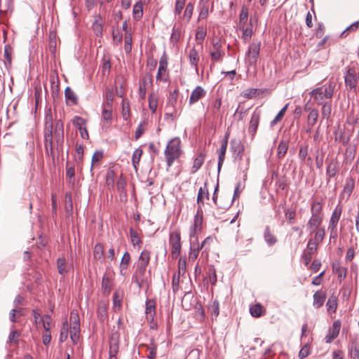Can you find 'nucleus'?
I'll return each instance as SVG.
<instances>
[{
  "instance_id": "f257e3e1",
  "label": "nucleus",
  "mask_w": 359,
  "mask_h": 359,
  "mask_svg": "<svg viewBox=\"0 0 359 359\" xmlns=\"http://www.w3.org/2000/svg\"><path fill=\"white\" fill-rule=\"evenodd\" d=\"M63 134L64 126L60 120L55 123L54 134H53V123L45 124L44 146L47 153L53 150V136L54 135L57 143H62L63 142Z\"/></svg>"
},
{
  "instance_id": "f03ea898",
  "label": "nucleus",
  "mask_w": 359,
  "mask_h": 359,
  "mask_svg": "<svg viewBox=\"0 0 359 359\" xmlns=\"http://www.w3.org/2000/svg\"><path fill=\"white\" fill-rule=\"evenodd\" d=\"M182 152L181 140L179 137H173L168 142L164 154L168 168L180 157Z\"/></svg>"
},
{
  "instance_id": "7ed1b4c3",
  "label": "nucleus",
  "mask_w": 359,
  "mask_h": 359,
  "mask_svg": "<svg viewBox=\"0 0 359 359\" xmlns=\"http://www.w3.org/2000/svg\"><path fill=\"white\" fill-rule=\"evenodd\" d=\"M335 84L332 82L326 83L311 90L309 94L313 98V102L320 105L324 104L326 99H331L334 94Z\"/></svg>"
},
{
  "instance_id": "20e7f679",
  "label": "nucleus",
  "mask_w": 359,
  "mask_h": 359,
  "mask_svg": "<svg viewBox=\"0 0 359 359\" xmlns=\"http://www.w3.org/2000/svg\"><path fill=\"white\" fill-rule=\"evenodd\" d=\"M149 260L150 252L144 250L140 255L135 271V279L139 285H140L141 283L143 281V277L146 271V268L149 263Z\"/></svg>"
},
{
  "instance_id": "39448f33",
  "label": "nucleus",
  "mask_w": 359,
  "mask_h": 359,
  "mask_svg": "<svg viewBox=\"0 0 359 359\" xmlns=\"http://www.w3.org/2000/svg\"><path fill=\"white\" fill-rule=\"evenodd\" d=\"M169 244L171 246V255L173 259H177L181 252V238L178 231H174L170 233Z\"/></svg>"
},
{
  "instance_id": "423d86ee",
  "label": "nucleus",
  "mask_w": 359,
  "mask_h": 359,
  "mask_svg": "<svg viewBox=\"0 0 359 359\" xmlns=\"http://www.w3.org/2000/svg\"><path fill=\"white\" fill-rule=\"evenodd\" d=\"M344 81L346 87L351 89L356 88L359 81V72L353 67L347 68L344 74Z\"/></svg>"
},
{
  "instance_id": "0eeeda50",
  "label": "nucleus",
  "mask_w": 359,
  "mask_h": 359,
  "mask_svg": "<svg viewBox=\"0 0 359 359\" xmlns=\"http://www.w3.org/2000/svg\"><path fill=\"white\" fill-rule=\"evenodd\" d=\"M119 333L113 332L109 338V359H117L116 355L119 350Z\"/></svg>"
},
{
  "instance_id": "6e6552de",
  "label": "nucleus",
  "mask_w": 359,
  "mask_h": 359,
  "mask_svg": "<svg viewBox=\"0 0 359 359\" xmlns=\"http://www.w3.org/2000/svg\"><path fill=\"white\" fill-rule=\"evenodd\" d=\"M340 329H341L340 320H337L334 321L332 327H330L328 332L325 337V342L327 344H330L334 339H335L339 334Z\"/></svg>"
},
{
  "instance_id": "1a4fd4ad",
  "label": "nucleus",
  "mask_w": 359,
  "mask_h": 359,
  "mask_svg": "<svg viewBox=\"0 0 359 359\" xmlns=\"http://www.w3.org/2000/svg\"><path fill=\"white\" fill-rule=\"evenodd\" d=\"M355 187V180L352 177H348L346 179L344 189L341 193V198L348 199L351 195Z\"/></svg>"
},
{
  "instance_id": "9d476101",
  "label": "nucleus",
  "mask_w": 359,
  "mask_h": 359,
  "mask_svg": "<svg viewBox=\"0 0 359 359\" xmlns=\"http://www.w3.org/2000/svg\"><path fill=\"white\" fill-rule=\"evenodd\" d=\"M348 351L351 359H359V341L357 338L351 339Z\"/></svg>"
},
{
  "instance_id": "9b49d317",
  "label": "nucleus",
  "mask_w": 359,
  "mask_h": 359,
  "mask_svg": "<svg viewBox=\"0 0 359 359\" xmlns=\"http://www.w3.org/2000/svg\"><path fill=\"white\" fill-rule=\"evenodd\" d=\"M205 95H206V91L205 90V89L200 86H197L192 91V93L190 95V97L189 100V104L191 105V104L197 102L199 100L204 97L205 96Z\"/></svg>"
},
{
  "instance_id": "f8f14e48",
  "label": "nucleus",
  "mask_w": 359,
  "mask_h": 359,
  "mask_svg": "<svg viewBox=\"0 0 359 359\" xmlns=\"http://www.w3.org/2000/svg\"><path fill=\"white\" fill-rule=\"evenodd\" d=\"M156 301L154 299H148L146 302L145 315L147 319L152 322L156 314Z\"/></svg>"
},
{
  "instance_id": "ddd939ff",
  "label": "nucleus",
  "mask_w": 359,
  "mask_h": 359,
  "mask_svg": "<svg viewBox=\"0 0 359 359\" xmlns=\"http://www.w3.org/2000/svg\"><path fill=\"white\" fill-rule=\"evenodd\" d=\"M229 134L225 135V137L221 143V147L218 154V170H219L225 158L226 150L228 144Z\"/></svg>"
},
{
  "instance_id": "4468645a",
  "label": "nucleus",
  "mask_w": 359,
  "mask_h": 359,
  "mask_svg": "<svg viewBox=\"0 0 359 359\" xmlns=\"http://www.w3.org/2000/svg\"><path fill=\"white\" fill-rule=\"evenodd\" d=\"M322 217H311L306 224L307 229L311 232V233H314L316 230H318L320 228V226L322 223Z\"/></svg>"
},
{
  "instance_id": "2eb2a0df",
  "label": "nucleus",
  "mask_w": 359,
  "mask_h": 359,
  "mask_svg": "<svg viewBox=\"0 0 359 359\" xmlns=\"http://www.w3.org/2000/svg\"><path fill=\"white\" fill-rule=\"evenodd\" d=\"M339 171V163L337 159H332L328 163L326 168V175L329 178L336 176Z\"/></svg>"
},
{
  "instance_id": "dca6fc26",
  "label": "nucleus",
  "mask_w": 359,
  "mask_h": 359,
  "mask_svg": "<svg viewBox=\"0 0 359 359\" xmlns=\"http://www.w3.org/2000/svg\"><path fill=\"white\" fill-rule=\"evenodd\" d=\"M260 119V115L257 112H254L252 114L251 119L249 124L248 131L252 136H254L257 132L259 123Z\"/></svg>"
},
{
  "instance_id": "f3484780",
  "label": "nucleus",
  "mask_w": 359,
  "mask_h": 359,
  "mask_svg": "<svg viewBox=\"0 0 359 359\" xmlns=\"http://www.w3.org/2000/svg\"><path fill=\"white\" fill-rule=\"evenodd\" d=\"M112 288V276L105 273L102 280V289L104 294H109Z\"/></svg>"
},
{
  "instance_id": "a211bd4d",
  "label": "nucleus",
  "mask_w": 359,
  "mask_h": 359,
  "mask_svg": "<svg viewBox=\"0 0 359 359\" xmlns=\"http://www.w3.org/2000/svg\"><path fill=\"white\" fill-rule=\"evenodd\" d=\"M342 206L337 205L332 212L328 226L337 227L342 212Z\"/></svg>"
},
{
  "instance_id": "6ab92c4d",
  "label": "nucleus",
  "mask_w": 359,
  "mask_h": 359,
  "mask_svg": "<svg viewBox=\"0 0 359 359\" xmlns=\"http://www.w3.org/2000/svg\"><path fill=\"white\" fill-rule=\"evenodd\" d=\"M202 215H199V209L196 215L194 217V225L191 228L190 237L191 238H194L198 231H200L201 229L202 225Z\"/></svg>"
},
{
  "instance_id": "aec40b11",
  "label": "nucleus",
  "mask_w": 359,
  "mask_h": 359,
  "mask_svg": "<svg viewBox=\"0 0 359 359\" xmlns=\"http://www.w3.org/2000/svg\"><path fill=\"white\" fill-rule=\"evenodd\" d=\"M260 47V42L253 41L249 46L248 50L247 52L248 55L254 60H256L259 54Z\"/></svg>"
},
{
  "instance_id": "412c9836",
  "label": "nucleus",
  "mask_w": 359,
  "mask_h": 359,
  "mask_svg": "<svg viewBox=\"0 0 359 359\" xmlns=\"http://www.w3.org/2000/svg\"><path fill=\"white\" fill-rule=\"evenodd\" d=\"M102 118L104 121L103 126L109 127L112 118V107H102Z\"/></svg>"
},
{
  "instance_id": "4be33fe9",
  "label": "nucleus",
  "mask_w": 359,
  "mask_h": 359,
  "mask_svg": "<svg viewBox=\"0 0 359 359\" xmlns=\"http://www.w3.org/2000/svg\"><path fill=\"white\" fill-rule=\"evenodd\" d=\"M326 299V294L322 291H317L313 294V306L316 308H320Z\"/></svg>"
},
{
  "instance_id": "5701e85b",
  "label": "nucleus",
  "mask_w": 359,
  "mask_h": 359,
  "mask_svg": "<svg viewBox=\"0 0 359 359\" xmlns=\"http://www.w3.org/2000/svg\"><path fill=\"white\" fill-rule=\"evenodd\" d=\"M205 198L209 199V193L206 183L204 184L203 187H201L198 190L197 196V203L199 205L198 208H201V205L204 204L203 199Z\"/></svg>"
},
{
  "instance_id": "b1692460",
  "label": "nucleus",
  "mask_w": 359,
  "mask_h": 359,
  "mask_svg": "<svg viewBox=\"0 0 359 359\" xmlns=\"http://www.w3.org/2000/svg\"><path fill=\"white\" fill-rule=\"evenodd\" d=\"M250 313L255 318H259L265 313V309L259 303L251 305L250 306Z\"/></svg>"
},
{
  "instance_id": "393cba45",
  "label": "nucleus",
  "mask_w": 359,
  "mask_h": 359,
  "mask_svg": "<svg viewBox=\"0 0 359 359\" xmlns=\"http://www.w3.org/2000/svg\"><path fill=\"white\" fill-rule=\"evenodd\" d=\"M93 257L94 259L97 261L103 263L104 261V247L102 244L97 243L95 245L93 250Z\"/></svg>"
},
{
  "instance_id": "a878e982",
  "label": "nucleus",
  "mask_w": 359,
  "mask_h": 359,
  "mask_svg": "<svg viewBox=\"0 0 359 359\" xmlns=\"http://www.w3.org/2000/svg\"><path fill=\"white\" fill-rule=\"evenodd\" d=\"M70 268L71 266L67 264L65 258L60 257L57 259V269L60 275L65 276Z\"/></svg>"
},
{
  "instance_id": "bb28decb",
  "label": "nucleus",
  "mask_w": 359,
  "mask_h": 359,
  "mask_svg": "<svg viewBox=\"0 0 359 359\" xmlns=\"http://www.w3.org/2000/svg\"><path fill=\"white\" fill-rule=\"evenodd\" d=\"M65 95L67 104H76L77 103V96L70 87L66 88Z\"/></svg>"
},
{
  "instance_id": "cd10ccee",
  "label": "nucleus",
  "mask_w": 359,
  "mask_h": 359,
  "mask_svg": "<svg viewBox=\"0 0 359 359\" xmlns=\"http://www.w3.org/2000/svg\"><path fill=\"white\" fill-rule=\"evenodd\" d=\"M318 117V110L317 109H311L307 117V124L310 128H311L317 123Z\"/></svg>"
},
{
  "instance_id": "c85d7f7f",
  "label": "nucleus",
  "mask_w": 359,
  "mask_h": 359,
  "mask_svg": "<svg viewBox=\"0 0 359 359\" xmlns=\"http://www.w3.org/2000/svg\"><path fill=\"white\" fill-rule=\"evenodd\" d=\"M130 238L133 247H137L138 249H140L142 242L140 236H139V233L133 229H130Z\"/></svg>"
},
{
  "instance_id": "c756f323",
  "label": "nucleus",
  "mask_w": 359,
  "mask_h": 359,
  "mask_svg": "<svg viewBox=\"0 0 359 359\" xmlns=\"http://www.w3.org/2000/svg\"><path fill=\"white\" fill-rule=\"evenodd\" d=\"M189 59L190 64L195 67L196 71H198V63L199 61V56L197 50L194 47L189 50Z\"/></svg>"
},
{
  "instance_id": "7c9ffc66",
  "label": "nucleus",
  "mask_w": 359,
  "mask_h": 359,
  "mask_svg": "<svg viewBox=\"0 0 359 359\" xmlns=\"http://www.w3.org/2000/svg\"><path fill=\"white\" fill-rule=\"evenodd\" d=\"M332 271L339 279H343L346 276V268L342 267L338 262L332 264Z\"/></svg>"
},
{
  "instance_id": "2f4dec72",
  "label": "nucleus",
  "mask_w": 359,
  "mask_h": 359,
  "mask_svg": "<svg viewBox=\"0 0 359 359\" xmlns=\"http://www.w3.org/2000/svg\"><path fill=\"white\" fill-rule=\"evenodd\" d=\"M264 241L269 245H273L277 242L276 237L271 231L269 226H266L264 233Z\"/></svg>"
},
{
  "instance_id": "473e14b6",
  "label": "nucleus",
  "mask_w": 359,
  "mask_h": 359,
  "mask_svg": "<svg viewBox=\"0 0 359 359\" xmlns=\"http://www.w3.org/2000/svg\"><path fill=\"white\" fill-rule=\"evenodd\" d=\"M231 148L234 153L237 154V156H240L241 158L242 154L244 151V147L240 140H233L231 141Z\"/></svg>"
},
{
  "instance_id": "72a5a7b5",
  "label": "nucleus",
  "mask_w": 359,
  "mask_h": 359,
  "mask_svg": "<svg viewBox=\"0 0 359 359\" xmlns=\"http://www.w3.org/2000/svg\"><path fill=\"white\" fill-rule=\"evenodd\" d=\"M248 19V9L245 6H243L239 15L238 28L241 27L248 26L247 25Z\"/></svg>"
},
{
  "instance_id": "f704fd0d",
  "label": "nucleus",
  "mask_w": 359,
  "mask_h": 359,
  "mask_svg": "<svg viewBox=\"0 0 359 359\" xmlns=\"http://www.w3.org/2000/svg\"><path fill=\"white\" fill-rule=\"evenodd\" d=\"M251 22L249 26L241 27L238 28L243 32L242 39L245 43H247L252 37V29L251 27Z\"/></svg>"
},
{
  "instance_id": "c9c22d12",
  "label": "nucleus",
  "mask_w": 359,
  "mask_h": 359,
  "mask_svg": "<svg viewBox=\"0 0 359 359\" xmlns=\"http://www.w3.org/2000/svg\"><path fill=\"white\" fill-rule=\"evenodd\" d=\"M148 100L149 109L152 113H155L158 105V96L154 93H151L149 94Z\"/></svg>"
},
{
  "instance_id": "e433bc0d",
  "label": "nucleus",
  "mask_w": 359,
  "mask_h": 359,
  "mask_svg": "<svg viewBox=\"0 0 359 359\" xmlns=\"http://www.w3.org/2000/svg\"><path fill=\"white\" fill-rule=\"evenodd\" d=\"M207 35V29L205 27L199 26L196 28L195 38L198 43H201Z\"/></svg>"
},
{
  "instance_id": "4c0bfd02",
  "label": "nucleus",
  "mask_w": 359,
  "mask_h": 359,
  "mask_svg": "<svg viewBox=\"0 0 359 359\" xmlns=\"http://www.w3.org/2000/svg\"><path fill=\"white\" fill-rule=\"evenodd\" d=\"M70 338L74 344H76L79 339L80 325L70 326Z\"/></svg>"
},
{
  "instance_id": "58836bf2",
  "label": "nucleus",
  "mask_w": 359,
  "mask_h": 359,
  "mask_svg": "<svg viewBox=\"0 0 359 359\" xmlns=\"http://www.w3.org/2000/svg\"><path fill=\"white\" fill-rule=\"evenodd\" d=\"M198 8L200 10L198 20L205 19L208 16L209 13V6L206 4L199 3Z\"/></svg>"
},
{
  "instance_id": "ea45409f",
  "label": "nucleus",
  "mask_w": 359,
  "mask_h": 359,
  "mask_svg": "<svg viewBox=\"0 0 359 359\" xmlns=\"http://www.w3.org/2000/svg\"><path fill=\"white\" fill-rule=\"evenodd\" d=\"M148 126V121H142L137 126L135 133V140H138L147 130Z\"/></svg>"
},
{
  "instance_id": "a19ab883",
  "label": "nucleus",
  "mask_w": 359,
  "mask_h": 359,
  "mask_svg": "<svg viewBox=\"0 0 359 359\" xmlns=\"http://www.w3.org/2000/svg\"><path fill=\"white\" fill-rule=\"evenodd\" d=\"M204 156L201 154H198L194 161V164L191 168V172L195 173L203 164L204 163Z\"/></svg>"
},
{
  "instance_id": "79ce46f5",
  "label": "nucleus",
  "mask_w": 359,
  "mask_h": 359,
  "mask_svg": "<svg viewBox=\"0 0 359 359\" xmlns=\"http://www.w3.org/2000/svg\"><path fill=\"white\" fill-rule=\"evenodd\" d=\"M332 112V104L330 102H326L323 104L321 109V115L323 118L329 119Z\"/></svg>"
},
{
  "instance_id": "37998d69",
  "label": "nucleus",
  "mask_w": 359,
  "mask_h": 359,
  "mask_svg": "<svg viewBox=\"0 0 359 359\" xmlns=\"http://www.w3.org/2000/svg\"><path fill=\"white\" fill-rule=\"evenodd\" d=\"M142 154H143V151L140 148L135 149L133 154L132 163H133V165L136 170H137V167L139 165V163H140V161Z\"/></svg>"
},
{
  "instance_id": "c03bdc74",
  "label": "nucleus",
  "mask_w": 359,
  "mask_h": 359,
  "mask_svg": "<svg viewBox=\"0 0 359 359\" xmlns=\"http://www.w3.org/2000/svg\"><path fill=\"white\" fill-rule=\"evenodd\" d=\"M328 311L334 313L337 309V298L334 295H331L326 304Z\"/></svg>"
},
{
  "instance_id": "a18cd8bd",
  "label": "nucleus",
  "mask_w": 359,
  "mask_h": 359,
  "mask_svg": "<svg viewBox=\"0 0 359 359\" xmlns=\"http://www.w3.org/2000/svg\"><path fill=\"white\" fill-rule=\"evenodd\" d=\"M130 262V255L128 252H126L121 259L120 264V272L123 274V270H126Z\"/></svg>"
},
{
  "instance_id": "49530a36",
  "label": "nucleus",
  "mask_w": 359,
  "mask_h": 359,
  "mask_svg": "<svg viewBox=\"0 0 359 359\" xmlns=\"http://www.w3.org/2000/svg\"><path fill=\"white\" fill-rule=\"evenodd\" d=\"M288 150V144L285 141H280L278 146L277 156L279 158H283Z\"/></svg>"
},
{
  "instance_id": "de8ad7c7",
  "label": "nucleus",
  "mask_w": 359,
  "mask_h": 359,
  "mask_svg": "<svg viewBox=\"0 0 359 359\" xmlns=\"http://www.w3.org/2000/svg\"><path fill=\"white\" fill-rule=\"evenodd\" d=\"M288 106H289V104L287 103L280 110V111L276 116L274 119L271 122V126H276L278 123H279L283 119V118L285 116V114L287 109Z\"/></svg>"
},
{
  "instance_id": "09e8293b",
  "label": "nucleus",
  "mask_w": 359,
  "mask_h": 359,
  "mask_svg": "<svg viewBox=\"0 0 359 359\" xmlns=\"http://www.w3.org/2000/svg\"><path fill=\"white\" fill-rule=\"evenodd\" d=\"M209 312L212 316H215L217 317L219 314V303L217 300H214L212 303H210L208 308Z\"/></svg>"
},
{
  "instance_id": "8fccbe9b",
  "label": "nucleus",
  "mask_w": 359,
  "mask_h": 359,
  "mask_svg": "<svg viewBox=\"0 0 359 359\" xmlns=\"http://www.w3.org/2000/svg\"><path fill=\"white\" fill-rule=\"evenodd\" d=\"M132 49V34L130 32L125 33L124 37V50L126 53H129Z\"/></svg>"
},
{
  "instance_id": "3c124183",
  "label": "nucleus",
  "mask_w": 359,
  "mask_h": 359,
  "mask_svg": "<svg viewBox=\"0 0 359 359\" xmlns=\"http://www.w3.org/2000/svg\"><path fill=\"white\" fill-rule=\"evenodd\" d=\"M194 4L190 2L187 5L185 11L183 14V18L186 20L187 22H189L190 21L194 13Z\"/></svg>"
},
{
  "instance_id": "603ef678",
  "label": "nucleus",
  "mask_w": 359,
  "mask_h": 359,
  "mask_svg": "<svg viewBox=\"0 0 359 359\" xmlns=\"http://www.w3.org/2000/svg\"><path fill=\"white\" fill-rule=\"evenodd\" d=\"M74 175H75V170L73 166L67 165L66 168V177L68 179V182L72 185H74Z\"/></svg>"
},
{
  "instance_id": "864d4df0",
  "label": "nucleus",
  "mask_w": 359,
  "mask_h": 359,
  "mask_svg": "<svg viewBox=\"0 0 359 359\" xmlns=\"http://www.w3.org/2000/svg\"><path fill=\"white\" fill-rule=\"evenodd\" d=\"M168 79V72L167 71V69H164L162 67H158L157 75H156V80L161 81L163 82H166Z\"/></svg>"
},
{
  "instance_id": "5fc2aeb1",
  "label": "nucleus",
  "mask_w": 359,
  "mask_h": 359,
  "mask_svg": "<svg viewBox=\"0 0 359 359\" xmlns=\"http://www.w3.org/2000/svg\"><path fill=\"white\" fill-rule=\"evenodd\" d=\"M143 14V5L142 2H137L133 7V15L135 19H140Z\"/></svg>"
},
{
  "instance_id": "6e6d98bb",
  "label": "nucleus",
  "mask_w": 359,
  "mask_h": 359,
  "mask_svg": "<svg viewBox=\"0 0 359 359\" xmlns=\"http://www.w3.org/2000/svg\"><path fill=\"white\" fill-rule=\"evenodd\" d=\"M115 172L114 170H108L106 175V184L109 189L114 187Z\"/></svg>"
},
{
  "instance_id": "4d7b16f0",
  "label": "nucleus",
  "mask_w": 359,
  "mask_h": 359,
  "mask_svg": "<svg viewBox=\"0 0 359 359\" xmlns=\"http://www.w3.org/2000/svg\"><path fill=\"white\" fill-rule=\"evenodd\" d=\"M323 206L320 202L316 201L313 202L311 205V212L312 215L311 216H316V217H321L320 215V213L322 210Z\"/></svg>"
},
{
  "instance_id": "13d9d810",
  "label": "nucleus",
  "mask_w": 359,
  "mask_h": 359,
  "mask_svg": "<svg viewBox=\"0 0 359 359\" xmlns=\"http://www.w3.org/2000/svg\"><path fill=\"white\" fill-rule=\"evenodd\" d=\"M40 321L43 323V327L45 332H50V328L53 325L52 319L50 316H46L43 318L40 319Z\"/></svg>"
},
{
  "instance_id": "bf43d9fd",
  "label": "nucleus",
  "mask_w": 359,
  "mask_h": 359,
  "mask_svg": "<svg viewBox=\"0 0 359 359\" xmlns=\"http://www.w3.org/2000/svg\"><path fill=\"white\" fill-rule=\"evenodd\" d=\"M318 245V243L312 239H310L308 242L307 248L305 251L309 254L313 255L317 250Z\"/></svg>"
},
{
  "instance_id": "052dcab7",
  "label": "nucleus",
  "mask_w": 359,
  "mask_h": 359,
  "mask_svg": "<svg viewBox=\"0 0 359 359\" xmlns=\"http://www.w3.org/2000/svg\"><path fill=\"white\" fill-rule=\"evenodd\" d=\"M314 238L312 239L317 243H320L324 238V236L325 235V231L324 228H320L318 230H316Z\"/></svg>"
},
{
  "instance_id": "680f3d73",
  "label": "nucleus",
  "mask_w": 359,
  "mask_h": 359,
  "mask_svg": "<svg viewBox=\"0 0 359 359\" xmlns=\"http://www.w3.org/2000/svg\"><path fill=\"white\" fill-rule=\"evenodd\" d=\"M70 326L80 325V319L76 311H72L69 318Z\"/></svg>"
},
{
  "instance_id": "e2e57ef3",
  "label": "nucleus",
  "mask_w": 359,
  "mask_h": 359,
  "mask_svg": "<svg viewBox=\"0 0 359 359\" xmlns=\"http://www.w3.org/2000/svg\"><path fill=\"white\" fill-rule=\"evenodd\" d=\"M309 152V146L306 144H302L299 147V157L302 161H305Z\"/></svg>"
},
{
  "instance_id": "0e129e2a",
  "label": "nucleus",
  "mask_w": 359,
  "mask_h": 359,
  "mask_svg": "<svg viewBox=\"0 0 359 359\" xmlns=\"http://www.w3.org/2000/svg\"><path fill=\"white\" fill-rule=\"evenodd\" d=\"M359 27V22H355L348 26L341 34V37H346L348 32H355Z\"/></svg>"
},
{
  "instance_id": "69168bd1",
  "label": "nucleus",
  "mask_w": 359,
  "mask_h": 359,
  "mask_svg": "<svg viewBox=\"0 0 359 359\" xmlns=\"http://www.w3.org/2000/svg\"><path fill=\"white\" fill-rule=\"evenodd\" d=\"M178 89H175L173 91L170 92L168 97V104L171 106L174 107L177 101L178 98Z\"/></svg>"
},
{
  "instance_id": "338daca9",
  "label": "nucleus",
  "mask_w": 359,
  "mask_h": 359,
  "mask_svg": "<svg viewBox=\"0 0 359 359\" xmlns=\"http://www.w3.org/2000/svg\"><path fill=\"white\" fill-rule=\"evenodd\" d=\"M72 122L73 124L78 128V129L83 128L86 125V119L79 116H74Z\"/></svg>"
},
{
  "instance_id": "774afa93",
  "label": "nucleus",
  "mask_w": 359,
  "mask_h": 359,
  "mask_svg": "<svg viewBox=\"0 0 359 359\" xmlns=\"http://www.w3.org/2000/svg\"><path fill=\"white\" fill-rule=\"evenodd\" d=\"M210 55L211 57V60L213 62L220 61L224 53L223 51H210Z\"/></svg>"
}]
</instances>
